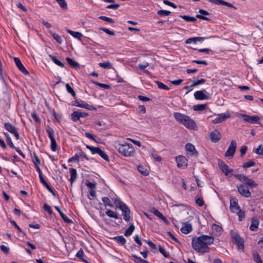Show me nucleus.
I'll return each mask as SVG.
<instances>
[{"label": "nucleus", "mask_w": 263, "mask_h": 263, "mask_svg": "<svg viewBox=\"0 0 263 263\" xmlns=\"http://www.w3.org/2000/svg\"><path fill=\"white\" fill-rule=\"evenodd\" d=\"M79 156L78 155V154H75L73 157L70 158L68 161V162H71L72 161H76L78 162L79 161Z\"/></svg>", "instance_id": "62"}, {"label": "nucleus", "mask_w": 263, "mask_h": 263, "mask_svg": "<svg viewBox=\"0 0 263 263\" xmlns=\"http://www.w3.org/2000/svg\"><path fill=\"white\" fill-rule=\"evenodd\" d=\"M195 202L199 206H202L204 203L203 199L198 196H196Z\"/></svg>", "instance_id": "45"}, {"label": "nucleus", "mask_w": 263, "mask_h": 263, "mask_svg": "<svg viewBox=\"0 0 263 263\" xmlns=\"http://www.w3.org/2000/svg\"><path fill=\"white\" fill-rule=\"evenodd\" d=\"M49 57L51 59V60L58 66L64 68L65 67V65L60 60H59L55 56L52 55L51 54H49Z\"/></svg>", "instance_id": "25"}, {"label": "nucleus", "mask_w": 263, "mask_h": 263, "mask_svg": "<svg viewBox=\"0 0 263 263\" xmlns=\"http://www.w3.org/2000/svg\"><path fill=\"white\" fill-rule=\"evenodd\" d=\"M92 83L101 88H103L107 89H109L110 88V86L108 84L100 83L97 82H93Z\"/></svg>", "instance_id": "54"}, {"label": "nucleus", "mask_w": 263, "mask_h": 263, "mask_svg": "<svg viewBox=\"0 0 263 263\" xmlns=\"http://www.w3.org/2000/svg\"><path fill=\"white\" fill-rule=\"evenodd\" d=\"M71 118L73 121H78L80 119L78 114V111H73L71 115Z\"/></svg>", "instance_id": "43"}, {"label": "nucleus", "mask_w": 263, "mask_h": 263, "mask_svg": "<svg viewBox=\"0 0 263 263\" xmlns=\"http://www.w3.org/2000/svg\"><path fill=\"white\" fill-rule=\"evenodd\" d=\"M115 147L121 155L126 157L134 156L136 152L133 145L126 142L119 143Z\"/></svg>", "instance_id": "3"}, {"label": "nucleus", "mask_w": 263, "mask_h": 263, "mask_svg": "<svg viewBox=\"0 0 263 263\" xmlns=\"http://www.w3.org/2000/svg\"><path fill=\"white\" fill-rule=\"evenodd\" d=\"M98 155H99L101 158H102L104 160L107 161H109V157L108 156H107V155L106 154V153L102 151V149H101L100 148L98 154Z\"/></svg>", "instance_id": "36"}, {"label": "nucleus", "mask_w": 263, "mask_h": 263, "mask_svg": "<svg viewBox=\"0 0 263 263\" xmlns=\"http://www.w3.org/2000/svg\"><path fill=\"white\" fill-rule=\"evenodd\" d=\"M5 128L10 133L14 135L16 139L18 140L20 138L19 134L17 131L16 128L10 123H5L4 124Z\"/></svg>", "instance_id": "14"}, {"label": "nucleus", "mask_w": 263, "mask_h": 263, "mask_svg": "<svg viewBox=\"0 0 263 263\" xmlns=\"http://www.w3.org/2000/svg\"><path fill=\"white\" fill-rule=\"evenodd\" d=\"M56 1L62 9L67 8V5L65 0H56Z\"/></svg>", "instance_id": "49"}, {"label": "nucleus", "mask_w": 263, "mask_h": 263, "mask_svg": "<svg viewBox=\"0 0 263 263\" xmlns=\"http://www.w3.org/2000/svg\"><path fill=\"white\" fill-rule=\"evenodd\" d=\"M209 2L215 4L226 6L228 7L233 8L236 9V7L233 6L231 3L226 2L223 0H209Z\"/></svg>", "instance_id": "19"}, {"label": "nucleus", "mask_w": 263, "mask_h": 263, "mask_svg": "<svg viewBox=\"0 0 263 263\" xmlns=\"http://www.w3.org/2000/svg\"><path fill=\"white\" fill-rule=\"evenodd\" d=\"M66 31L74 38L77 39L82 42V37H83V35L81 32L73 31L70 29H67Z\"/></svg>", "instance_id": "22"}, {"label": "nucleus", "mask_w": 263, "mask_h": 263, "mask_svg": "<svg viewBox=\"0 0 263 263\" xmlns=\"http://www.w3.org/2000/svg\"><path fill=\"white\" fill-rule=\"evenodd\" d=\"M236 147V141L234 140H232L228 149L224 154L225 157L231 158H232L235 153Z\"/></svg>", "instance_id": "9"}, {"label": "nucleus", "mask_w": 263, "mask_h": 263, "mask_svg": "<svg viewBox=\"0 0 263 263\" xmlns=\"http://www.w3.org/2000/svg\"><path fill=\"white\" fill-rule=\"evenodd\" d=\"M171 12L170 11L164 10H160L157 12V14L160 16H167Z\"/></svg>", "instance_id": "52"}, {"label": "nucleus", "mask_w": 263, "mask_h": 263, "mask_svg": "<svg viewBox=\"0 0 263 263\" xmlns=\"http://www.w3.org/2000/svg\"><path fill=\"white\" fill-rule=\"evenodd\" d=\"M192 231V224L188 222H184L181 229V231L184 234H188Z\"/></svg>", "instance_id": "20"}, {"label": "nucleus", "mask_w": 263, "mask_h": 263, "mask_svg": "<svg viewBox=\"0 0 263 263\" xmlns=\"http://www.w3.org/2000/svg\"><path fill=\"white\" fill-rule=\"evenodd\" d=\"M65 87L67 92L71 95V96L75 98L76 97V94L73 89V88L70 86L69 84H66Z\"/></svg>", "instance_id": "39"}, {"label": "nucleus", "mask_w": 263, "mask_h": 263, "mask_svg": "<svg viewBox=\"0 0 263 263\" xmlns=\"http://www.w3.org/2000/svg\"><path fill=\"white\" fill-rule=\"evenodd\" d=\"M156 83H157L158 88L160 89H164V90H168L170 89V88L167 87L166 85H165L162 82H161L159 81H157V82H156Z\"/></svg>", "instance_id": "44"}, {"label": "nucleus", "mask_w": 263, "mask_h": 263, "mask_svg": "<svg viewBox=\"0 0 263 263\" xmlns=\"http://www.w3.org/2000/svg\"><path fill=\"white\" fill-rule=\"evenodd\" d=\"M199 12L201 14H197L196 15V17L197 18H200V19H201V20H206V21H208V20H210L207 17L203 15H209V13L206 10H203V9H200L199 10Z\"/></svg>", "instance_id": "23"}, {"label": "nucleus", "mask_w": 263, "mask_h": 263, "mask_svg": "<svg viewBox=\"0 0 263 263\" xmlns=\"http://www.w3.org/2000/svg\"><path fill=\"white\" fill-rule=\"evenodd\" d=\"M255 153L259 155L263 154V145H259L256 149Z\"/></svg>", "instance_id": "58"}, {"label": "nucleus", "mask_w": 263, "mask_h": 263, "mask_svg": "<svg viewBox=\"0 0 263 263\" xmlns=\"http://www.w3.org/2000/svg\"><path fill=\"white\" fill-rule=\"evenodd\" d=\"M234 176L239 181L246 183L247 186L252 187H256L258 185V184L256 183L254 180L243 174H235Z\"/></svg>", "instance_id": "5"}, {"label": "nucleus", "mask_w": 263, "mask_h": 263, "mask_svg": "<svg viewBox=\"0 0 263 263\" xmlns=\"http://www.w3.org/2000/svg\"><path fill=\"white\" fill-rule=\"evenodd\" d=\"M46 132H47V135L50 140L52 139H54V130L52 128L49 127L46 130Z\"/></svg>", "instance_id": "40"}, {"label": "nucleus", "mask_w": 263, "mask_h": 263, "mask_svg": "<svg viewBox=\"0 0 263 263\" xmlns=\"http://www.w3.org/2000/svg\"><path fill=\"white\" fill-rule=\"evenodd\" d=\"M132 258L134 261L136 263H148L146 260L142 259L136 255H132Z\"/></svg>", "instance_id": "29"}, {"label": "nucleus", "mask_w": 263, "mask_h": 263, "mask_svg": "<svg viewBox=\"0 0 263 263\" xmlns=\"http://www.w3.org/2000/svg\"><path fill=\"white\" fill-rule=\"evenodd\" d=\"M99 18L101 20L104 21L111 24L115 23V21L112 18L105 16H101L99 17Z\"/></svg>", "instance_id": "51"}, {"label": "nucleus", "mask_w": 263, "mask_h": 263, "mask_svg": "<svg viewBox=\"0 0 263 263\" xmlns=\"http://www.w3.org/2000/svg\"><path fill=\"white\" fill-rule=\"evenodd\" d=\"M176 162L179 168H184L187 166V160L184 156L180 155L177 157Z\"/></svg>", "instance_id": "13"}, {"label": "nucleus", "mask_w": 263, "mask_h": 263, "mask_svg": "<svg viewBox=\"0 0 263 263\" xmlns=\"http://www.w3.org/2000/svg\"><path fill=\"white\" fill-rule=\"evenodd\" d=\"M254 260L256 262L261 260L260 256L256 251L253 250L252 252Z\"/></svg>", "instance_id": "46"}, {"label": "nucleus", "mask_w": 263, "mask_h": 263, "mask_svg": "<svg viewBox=\"0 0 263 263\" xmlns=\"http://www.w3.org/2000/svg\"><path fill=\"white\" fill-rule=\"evenodd\" d=\"M101 30L110 35H114L115 34V32L113 31L110 30L107 28H101Z\"/></svg>", "instance_id": "59"}, {"label": "nucleus", "mask_w": 263, "mask_h": 263, "mask_svg": "<svg viewBox=\"0 0 263 263\" xmlns=\"http://www.w3.org/2000/svg\"><path fill=\"white\" fill-rule=\"evenodd\" d=\"M259 221L257 220H254L252 221L251 224L250 226V229L251 231H255L258 227Z\"/></svg>", "instance_id": "34"}, {"label": "nucleus", "mask_w": 263, "mask_h": 263, "mask_svg": "<svg viewBox=\"0 0 263 263\" xmlns=\"http://www.w3.org/2000/svg\"><path fill=\"white\" fill-rule=\"evenodd\" d=\"M255 165V162L253 160H250L243 163V168H249L250 167L253 166Z\"/></svg>", "instance_id": "42"}, {"label": "nucleus", "mask_w": 263, "mask_h": 263, "mask_svg": "<svg viewBox=\"0 0 263 263\" xmlns=\"http://www.w3.org/2000/svg\"><path fill=\"white\" fill-rule=\"evenodd\" d=\"M50 33L51 34L53 38L60 44H61L63 42V40L60 35L56 33H53L52 32H50Z\"/></svg>", "instance_id": "30"}, {"label": "nucleus", "mask_w": 263, "mask_h": 263, "mask_svg": "<svg viewBox=\"0 0 263 263\" xmlns=\"http://www.w3.org/2000/svg\"><path fill=\"white\" fill-rule=\"evenodd\" d=\"M113 239L118 243H120L121 245H124L126 240L125 238L123 236H118L114 237Z\"/></svg>", "instance_id": "28"}, {"label": "nucleus", "mask_w": 263, "mask_h": 263, "mask_svg": "<svg viewBox=\"0 0 263 263\" xmlns=\"http://www.w3.org/2000/svg\"><path fill=\"white\" fill-rule=\"evenodd\" d=\"M151 212L155 214L156 216H158L159 218L163 220L166 224H168L169 223L167 218L156 209H152L151 210Z\"/></svg>", "instance_id": "21"}, {"label": "nucleus", "mask_w": 263, "mask_h": 263, "mask_svg": "<svg viewBox=\"0 0 263 263\" xmlns=\"http://www.w3.org/2000/svg\"><path fill=\"white\" fill-rule=\"evenodd\" d=\"M151 156L157 162H160L162 160V158L156 154L153 151L151 152Z\"/></svg>", "instance_id": "56"}, {"label": "nucleus", "mask_w": 263, "mask_h": 263, "mask_svg": "<svg viewBox=\"0 0 263 263\" xmlns=\"http://www.w3.org/2000/svg\"><path fill=\"white\" fill-rule=\"evenodd\" d=\"M105 213L108 217L110 218H114L115 219H118L120 218L117 214L111 210H107L105 212ZM120 219L121 218H120Z\"/></svg>", "instance_id": "27"}, {"label": "nucleus", "mask_w": 263, "mask_h": 263, "mask_svg": "<svg viewBox=\"0 0 263 263\" xmlns=\"http://www.w3.org/2000/svg\"><path fill=\"white\" fill-rule=\"evenodd\" d=\"M238 117H242L245 121L251 124L258 123L260 118L257 116H250L246 114H238Z\"/></svg>", "instance_id": "8"}, {"label": "nucleus", "mask_w": 263, "mask_h": 263, "mask_svg": "<svg viewBox=\"0 0 263 263\" xmlns=\"http://www.w3.org/2000/svg\"><path fill=\"white\" fill-rule=\"evenodd\" d=\"M149 66L148 63L145 62L143 63L142 64H140L138 65L139 68L141 70H144L146 68H147Z\"/></svg>", "instance_id": "63"}, {"label": "nucleus", "mask_w": 263, "mask_h": 263, "mask_svg": "<svg viewBox=\"0 0 263 263\" xmlns=\"http://www.w3.org/2000/svg\"><path fill=\"white\" fill-rule=\"evenodd\" d=\"M99 66L105 69H111L112 68V64L111 63L109 62H105L102 63H100L99 64Z\"/></svg>", "instance_id": "37"}, {"label": "nucleus", "mask_w": 263, "mask_h": 263, "mask_svg": "<svg viewBox=\"0 0 263 263\" xmlns=\"http://www.w3.org/2000/svg\"><path fill=\"white\" fill-rule=\"evenodd\" d=\"M77 154H78V155L79 156V159L81 158H83L85 159V160H89V158H88V157L86 156L85 153H84L83 152L80 151V152H79Z\"/></svg>", "instance_id": "61"}, {"label": "nucleus", "mask_w": 263, "mask_h": 263, "mask_svg": "<svg viewBox=\"0 0 263 263\" xmlns=\"http://www.w3.org/2000/svg\"><path fill=\"white\" fill-rule=\"evenodd\" d=\"M187 155L190 156H198V152L196 151L195 146L191 143H187L185 146Z\"/></svg>", "instance_id": "15"}, {"label": "nucleus", "mask_w": 263, "mask_h": 263, "mask_svg": "<svg viewBox=\"0 0 263 263\" xmlns=\"http://www.w3.org/2000/svg\"><path fill=\"white\" fill-rule=\"evenodd\" d=\"M4 134L6 138V142L8 145L11 148L14 147V145L13 144L12 141L10 137L9 136V134L7 133H4Z\"/></svg>", "instance_id": "38"}, {"label": "nucleus", "mask_w": 263, "mask_h": 263, "mask_svg": "<svg viewBox=\"0 0 263 263\" xmlns=\"http://www.w3.org/2000/svg\"><path fill=\"white\" fill-rule=\"evenodd\" d=\"M212 236L202 235L198 237L193 238L192 245L193 249L198 252L205 253L209 251V246L213 243Z\"/></svg>", "instance_id": "1"}, {"label": "nucleus", "mask_w": 263, "mask_h": 263, "mask_svg": "<svg viewBox=\"0 0 263 263\" xmlns=\"http://www.w3.org/2000/svg\"><path fill=\"white\" fill-rule=\"evenodd\" d=\"M237 212V215L239 217V220L242 221L245 217V212L242 211L240 209Z\"/></svg>", "instance_id": "57"}, {"label": "nucleus", "mask_w": 263, "mask_h": 263, "mask_svg": "<svg viewBox=\"0 0 263 263\" xmlns=\"http://www.w3.org/2000/svg\"><path fill=\"white\" fill-rule=\"evenodd\" d=\"M219 165L221 171L226 176H228L231 172L233 171V170L230 168L229 166L224 163L223 161H220L219 162Z\"/></svg>", "instance_id": "18"}, {"label": "nucleus", "mask_w": 263, "mask_h": 263, "mask_svg": "<svg viewBox=\"0 0 263 263\" xmlns=\"http://www.w3.org/2000/svg\"><path fill=\"white\" fill-rule=\"evenodd\" d=\"M232 240L233 242L235 243L238 247H241L242 249L244 247V240L240 237V236L236 233L232 231L231 233Z\"/></svg>", "instance_id": "10"}, {"label": "nucleus", "mask_w": 263, "mask_h": 263, "mask_svg": "<svg viewBox=\"0 0 263 263\" xmlns=\"http://www.w3.org/2000/svg\"><path fill=\"white\" fill-rule=\"evenodd\" d=\"M66 60L68 62V64L73 68H77L80 66V64L77 62L73 61L70 58H66Z\"/></svg>", "instance_id": "26"}, {"label": "nucleus", "mask_w": 263, "mask_h": 263, "mask_svg": "<svg viewBox=\"0 0 263 263\" xmlns=\"http://www.w3.org/2000/svg\"><path fill=\"white\" fill-rule=\"evenodd\" d=\"M174 116L177 122L183 125L186 128L197 129V126L196 123L190 116L177 112H174Z\"/></svg>", "instance_id": "2"}, {"label": "nucleus", "mask_w": 263, "mask_h": 263, "mask_svg": "<svg viewBox=\"0 0 263 263\" xmlns=\"http://www.w3.org/2000/svg\"><path fill=\"white\" fill-rule=\"evenodd\" d=\"M184 21L188 22H194L196 21V19L194 17L187 16V15H181L180 16Z\"/></svg>", "instance_id": "41"}, {"label": "nucleus", "mask_w": 263, "mask_h": 263, "mask_svg": "<svg viewBox=\"0 0 263 263\" xmlns=\"http://www.w3.org/2000/svg\"><path fill=\"white\" fill-rule=\"evenodd\" d=\"M209 136L212 142L214 143L218 142L221 137L220 133L217 129L211 132L210 133Z\"/></svg>", "instance_id": "16"}, {"label": "nucleus", "mask_w": 263, "mask_h": 263, "mask_svg": "<svg viewBox=\"0 0 263 263\" xmlns=\"http://www.w3.org/2000/svg\"><path fill=\"white\" fill-rule=\"evenodd\" d=\"M41 23L44 25L47 28H51L52 26V25L49 23V22H48L47 21H45L44 20L42 19V20H41Z\"/></svg>", "instance_id": "60"}, {"label": "nucleus", "mask_w": 263, "mask_h": 263, "mask_svg": "<svg viewBox=\"0 0 263 263\" xmlns=\"http://www.w3.org/2000/svg\"><path fill=\"white\" fill-rule=\"evenodd\" d=\"M112 200L114 201L116 208L120 209L122 211V215L124 220L126 221H129L130 219V211L127 205L118 197L112 198Z\"/></svg>", "instance_id": "4"}, {"label": "nucleus", "mask_w": 263, "mask_h": 263, "mask_svg": "<svg viewBox=\"0 0 263 263\" xmlns=\"http://www.w3.org/2000/svg\"><path fill=\"white\" fill-rule=\"evenodd\" d=\"M135 230V227L133 224L130 225V226L128 228V229L125 231L124 233V235L126 237L130 236L133 231Z\"/></svg>", "instance_id": "33"}, {"label": "nucleus", "mask_w": 263, "mask_h": 263, "mask_svg": "<svg viewBox=\"0 0 263 263\" xmlns=\"http://www.w3.org/2000/svg\"><path fill=\"white\" fill-rule=\"evenodd\" d=\"M17 67L25 75L29 74L28 71L26 70V69L22 63L20 64L19 66H18Z\"/></svg>", "instance_id": "50"}, {"label": "nucleus", "mask_w": 263, "mask_h": 263, "mask_svg": "<svg viewBox=\"0 0 263 263\" xmlns=\"http://www.w3.org/2000/svg\"><path fill=\"white\" fill-rule=\"evenodd\" d=\"M231 115L229 112L221 113L217 115V117L212 120L214 124L220 123L230 117Z\"/></svg>", "instance_id": "11"}, {"label": "nucleus", "mask_w": 263, "mask_h": 263, "mask_svg": "<svg viewBox=\"0 0 263 263\" xmlns=\"http://www.w3.org/2000/svg\"><path fill=\"white\" fill-rule=\"evenodd\" d=\"M73 106L87 109L89 110H96L97 108L93 105L88 104L85 101L81 99L75 100L72 103Z\"/></svg>", "instance_id": "6"}, {"label": "nucleus", "mask_w": 263, "mask_h": 263, "mask_svg": "<svg viewBox=\"0 0 263 263\" xmlns=\"http://www.w3.org/2000/svg\"><path fill=\"white\" fill-rule=\"evenodd\" d=\"M69 172H70V181L71 182V183L72 184L73 182H74L77 178V171L75 168H70L69 169Z\"/></svg>", "instance_id": "24"}, {"label": "nucleus", "mask_w": 263, "mask_h": 263, "mask_svg": "<svg viewBox=\"0 0 263 263\" xmlns=\"http://www.w3.org/2000/svg\"><path fill=\"white\" fill-rule=\"evenodd\" d=\"M230 208L232 212L234 213L240 209L238 203L237 199L235 197H232L230 199Z\"/></svg>", "instance_id": "17"}, {"label": "nucleus", "mask_w": 263, "mask_h": 263, "mask_svg": "<svg viewBox=\"0 0 263 263\" xmlns=\"http://www.w3.org/2000/svg\"><path fill=\"white\" fill-rule=\"evenodd\" d=\"M212 229L213 230L217 233H220L221 231H222V228L218 226V225H217L216 224H214L212 226Z\"/></svg>", "instance_id": "55"}, {"label": "nucleus", "mask_w": 263, "mask_h": 263, "mask_svg": "<svg viewBox=\"0 0 263 263\" xmlns=\"http://www.w3.org/2000/svg\"><path fill=\"white\" fill-rule=\"evenodd\" d=\"M237 189L241 195L247 198L251 196V192L248 186L240 184L237 185Z\"/></svg>", "instance_id": "12"}, {"label": "nucleus", "mask_w": 263, "mask_h": 263, "mask_svg": "<svg viewBox=\"0 0 263 263\" xmlns=\"http://www.w3.org/2000/svg\"><path fill=\"white\" fill-rule=\"evenodd\" d=\"M194 96L196 100H206L210 99V93L205 89L196 91Z\"/></svg>", "instance_id": "7"}, {"label": "nucleus", "mask_w": 263, "mask_h": 263, "mask_svg": "<svg viewBox=\"0 0 263 263\" xmlns=\"http://www.w3.org/2000/svg\"><path fill=\"white\" fill-rule=\"evenodd\" d=\"M102 200L105 206H113L112 204L111 203L110 200L108 197H104L102 198Z\"/></svg>", "instance_id": "35"}, {"label": "nucleus", "mask_w": 263, "mask_h": 263, "mask_svg": "<svg viewBox=\"0 0 263 263\" xmlns=\"http://www.w3.org/2000/svg\"><path fill=\"white\" fill-rule=\"evenodd\" d=\"M206 108V104H198L193 107V109L195 111H203Z\"/></svg>", "instance_id": "31"}, {"label": "nucleus", "mask_w": 263, "mask_h": 263, "mask_svg": "<svg viewBox=\"0 0 263 263\" xmlns=\"http://www.w3.org/2000/svg\"><path fill=\"white\" fill-rule=\"evenodd\" d=\"M248 149V147L247 146L243 145L241 146L240 152V156H243L247 152V151Z\"/></svg>", "instance_id": "64"}, {"label": "nucleus", "mask_w": 263, "mask_h": 263, "mask_svg": "<svg viewBox=\"0 0 263 263\" xmlns=\"http://www.w3.org/2000/svg\"><path fill=\"white\" fill-rule=\"evenodd\" d=\"M57 144L56 141L54 139L50 140V148L52 151L55 152L57 150Z\"/></svg>", "instance_id": "47"}, {"label": "nucleus", "mask_w": 263, "mask_h": 263, "mask_svg": "<svg viewBox=\"0 0 263 263\" xmlns=\"http://www.w3.org/2000/svg\"><path fill=\"white\" fill-rule=\"evenodd\" d=\"M205 79H201L200 80H199L198 81H195L191 85V86H197V85H200V84H204L205 83Z\"/></svg>", "instance_id": "53"}, {"label": "nucleus", "mask_w": 263, "mask_h": 263, "mask_svg": "<svg viewBox=\"0 0 263 263\" xmlns=\"http://www.w3.org/2000/svg\"><path fill=\"white\" fill-rule=\"evenodd\" d=\"M138 170L140 173H141V174L144 175L146 176L148 175L149 173L147 170L145 169L144 167H143V166L141 165L138 166Z\"/></svg>", "instance_id": "48"}, {"label": "nucleus", "mask_w": 263, "mask_h": 263, "mask_svg": "<svg viewBox=\"0 0 263 263\" xmlns=\"http://www.w3.org/2000/svg\"><path fill=\"white\" fill-rule=\"evenodd\" d=\"M86 147L87 149H88L89 150H90V151L91 152V153L92 155L97 154L100 149V148L98 147H94V146H90L88 145H87L86 146Z\"/></svg>", "instance_id": "32"}]
</instances>
